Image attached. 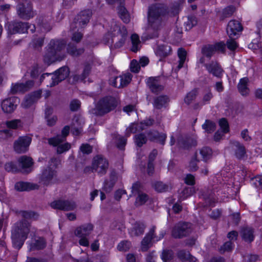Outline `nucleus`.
I'll return each instance as SVG.
<instances>
[{
  "label": "nucleus",
  "mask_w": 262,
  "mask_h": 262,
  "mask_svg": "<svg viewBox=\"0 0 262 262\" xmlns=\"http://www.w3.org/2000/svg\"><path fill=\"white\" fill-rule=\"evenodd\" d=\"M205 67L209 74L219 78L222 77L224 72L221 66L216 61L212 60L205 64Z\"/></svg>",
  "instance_id": "nucleus-16"
},
{
  "label": "nucleus",
  "mask_w": 262,
  "mask_h": 262,
  "mask_svg": "<svg viewBox=\"0 0 262 262\" xmlns=\"http://www.w3.org/2000/svg\"><path fill=\"white\" fill-rule=\"evenodd\" d=\"M92 15V12L90 9H86L81 11L75 18V23L82 27L86 25Z\"/></svg>",
  "instance_id": "nucleus-21"
},
{
  "label": "nucleus",
  "mask_w": 262,
  "mask_h": 262,
  "mask_svg": "<svg viewBox=\"0 0 262 262\" xmlns=\"http://www.w3.org/2000/svg\"><path fill=\"white\" fill-rule=\"evenodd\" d=\"M254 230L249 226H243L241 228L240 234L243 240L248 243H251L254 239Z\"/></svg>",
  "instance_id": "nucleus-23"
},
{
  "label": "nucleus",
  "mask_w": 262,
  "mask_h": 262,
  "mask_svg": "<svg viewBox=\"0 0 262 262\" xmlns=\"http://www.w3.org/2000/svg\"><path fill=\"white\" fill-rule=\"evenodd\" d=\"M70 71L68 67L64 66L56 71L54 73L50 74L52 82L49 83L50 87H53L64 80L69 75Z\"/></svg>",
  "instance_id": "nucleus-13"
},
{
  "label": "nucleus",
  "mask_w": 262,
  "mask_h": 262,
  "mask_svg": "<svg viewBox=\"0 0 262 262\" xmlns=\"http://www.w3.org/2000/svg\"><path fill=\"white\" fill-rule=\"evenodd\" d=\"M186 51L184 49L182 48L179 49L178 51V55L180 58L179 63L178 66L179 69H181L183 67V64L186 60Z\"/></svg>",
  "instance_id": "nucleus-46"
},
{
  "label": "nucleus",
  "mask_w": 262,
  "mask_h": 262,
  "mask_svg": "<svg viewBox=\"0 0 262 262\" xmlns=\"http://www.w3.org/2000/svg\"><path fill=\"white\" fill-rule=\"evenodd\" d=\"M38 184L29 182H18L15 184V189L19 191H30L38 189Z\"/></svg>",
  "instance_id": "nucleus-26"
},
{
  "label": "nucleus",
  "mask_w": 262,
  "mask_h": 262,
  "mask_svg": "<svg viewBox=\"0 0 262 262\" xmlns=\"http://www.w3.org/2000/svg\"><path fill=\"white\" fill-rule=\"evenodd\" d=\"M171 52V47L168 45L159 46L156 51L157 55L161 57L168 56Z\"/></svg>",
  "instance_id": "nucleus-35"
},
{
  "label": "nucleus",
  "mask_w": 262,
  "mask_h": 262,
  "mask_svg": "<svg viewBox=\"0 0 262 262\" xmlns=\"http://www.w3.org/2000/svg\"><path fill=\"white\" fill-rule=\"evenodd\" d=\"M196 95V91L195 90H192L188 93L184 99L185 102L187 104H190L192 101L195 99Z\"/></svg>",
  "instance_id": "nucleus-62"
},
{
  "label": "nucleus",
  "mask_w": 262,
  "mask_h": 262,
  "mask_svg": "<svg viewBox=\"0 0 262 262\" xmlns=\"http://www.w3.org/2000/svg\"><path fill=\"white\" fill-rule=\"evenodd\" d=\"M148 139L151 142H158L162 145L165 143L167 135L165 133L157 130H149L147 133Z\"/></svg>",
  "instance_id": "nucleus-22"
},
{
  "label": "nucleus",
  "mask_w": 262,
  "mask_h": 262,
  "mask_svg": "<svg viewBox=\"0 0 262 262\" xmlns=\"http://www.w3.org/2000/svg\"><path fill=\"white\" fill-rule=\"evenodd\" d=\"M132 78V75L130 73L117 76L111 81L112 84L114 87L120 89L127 85L130 82Z\"/></svg>",
  "instance_id": "nucleus-19"
},
{
  "label": "nucleus",
  "mask_w": 262,
  "mask_h": 262,
  "mask_svg": "<svg viewBox=\"0 0 262 262\" xmlns=\"http://www.w3.org/2000/svg\"><path fill=\"white\" fill-rule=\"evenodd\" d=\"M21 216L24 219V220H37L39 217V214L33 211H21L20 212Z\"/></svg>",
  "instance_id": "nucleus-38"
},
{
  "label": "nucleus",
  "mask_w": 262,
  "mask_h": 262,
  "mask_svg": "<svg viewBox=\"0 0 262 262\" xmlns=\"http://www.w3.org/2000/svg\"><path fill=\"white\" fill-rule=\"evenodd\" d=\"M216 51V48L213 45H205L203 46L202 48V53L203 55L209 58H210L214 54Z\"/></svg>",
  "instance_id": "nucleus-37"
},
{
  "label": "nucleus",
  "mask_w": 262,
  "mask_h": 262,
  "mask_svg": "<svg viewBox=\"0 0 262 262\" xmlns=\"http://www.w3.org/2000/svg\"><path fill=\"white\" fill-rule=\"evenodd\" d=\"M169 101V98L167 95H160L154 99L153 105L156 109H161L166 107Z\"/></svg>",
  "instance_id": "nucleus-30"
},
{
  "label": "nucleus",
  "mask_w": 262,
  "mask_h": 262,
  "mask_svg": "<svg viewBox=\"0 0 262 262\" xmlns=\"http://www.w3.org/2000/svg\"><path fill=\"white\" fill-rule=\"evenodd\" d=\"M117 180V176L116 171L113 170L110 175V180L104 182V187L106 191H110L114 186Z\"/></svg>",
  "instance_id": "nucleus-31"
},
{
  "label": "nucleus",
  "mask_w": 262,
  "mask_h": 262,
  "mask_svg": "<svg viewBox=\"0 0 262 262\" xmlns=\"http://www.w3.org/2000/svg\"><path fill=\"white\" fill-rule=\"evenodd\" d=\"M32 138L29 136L19 137L13 143L14 151L18 154L27 152L31 143Z\"/></svg>",
  "instance_id": "nucleus-12"
},
{
  "label": "nucleus",
  "mask_w": 262,
  "mask_h": 262,
  "mask_svg": "<svg viewBox=\"0 0 262 262\" xmlns=\"http://www.w3.org/2000/svg\"><path fill=\"white\" fill-rule=\"evenodd\" d=\"M56 146V151L58 154H61L69 150L71 148V145L69 143H65L64 144L59 143Z\"/></svg>",
  "instance_id": "nucleus-57"
},
{
  "label": "nucleus",
  "mask_w": 262,
  "mask_h": 262,
  "mask_svg": "<svg viewBox=\"0 0 262 262\" xmlns=\"http://www.w3.org/2000/svg\"><path fill=\"white\" fill-rule=\"evenodd\" d=\"M233 247V243L231 241H228L226 242L221 247L220 251L221 253H223L226 251H230L232 250Z\"/></svg>",
  "instance_id": "nucleus-59"
},
{
  "label": "nucleus",
  "mask_w": 262,
  "mask_h": 262,
  "mask_svg": "<svg viewBox=\"0 0 262 262\" xmlns=\"http://www.w3.org/2000/svg\"><path fill=\"white\" fill-rule=\"evenodd\" d=\"M145 129L143 122L139 123H132L126 129L125 136L129 137L132 133H136Z\"/></svg>",
  "instance_id": "nucleus-32"
},
{
  "label": "nucleus",
  "mask_w": 262,
  "mask_h": 262,
  "mask_svg": "<svg viewBox=\"0 0 262 262\" xmlns=\"http://www.w3.org/2000/svg\"><path fill=\"white\" fill-rule=\"evenodd\" d=\"M108 166L107 160L102 155H98L93 159L92 165V171L97 172L100 176L104 175L106 173Z\"/></svg>",
  "instance_id": "nucleus-7"
},
{
  "label": "nucleus",
  "mask_w": 262,
  "mask_h": 262,
  "mask_svg": "<svg viewBox=\"0 0 262 262\" xmlns=\"http://www.w3.org/2000/svg\"><path fill=\"white\" fill-rule=\"evenodd\" d=\"M152 186L155 190L159 192H165L168 190L169 188L168 185L164 184L160 181L154 183Z\"/></svg>",
  "instance_id": "nucleus-41"
},
{
  "label": "nucleus",
  "mask_w": 262,
  "mask_h": 262,
  "mask_svg": "<svg viewBox=\"0 0 262 262\" xmlns=\"http://www.w3.org/2000/svg\"><path fill=\"white\" fill-rule=\"evenodd\" d=\"M146 84L154 94H158L164 90V86L162 84L160 77H150L146 81Z\"/></svg>",
  "instance_id": "nucleus-15"
},
{
  "label": "nucleus",
  "mask_w": 262,
  "mask_h": 262,
  "mask_svg": "<svg viewBox=\"0 0 262 262\" xmlns=\"http://www.w3.org/2000/svg\"><path fill=\"white\" fill-rule=\"evenodd\" d=\"M213 95L210 88L206 90L204 93L203 97V103L204 104L208 103L210 100L213 98Z\"/></svg>",
  "instance_id": "nucleus-60"
},
{
  "label": "nucleus",
  "mask_w": 262,
  "mask_h": 262,
  "mask_svg": "<svg viewBox=\"0 0 262 262\" xmlns=\"http://www.w3.org/2000/svg\"><path fill=\"white\" fill-rule=\"evenodd\" d=\"M114 37L115 41L114 43V47L115 49L120 48L124 45L127 37V31L124 26L120 27L115 26L114 27Z\"/></svg>",
  "instance_id": "nucleus-9"
},
{
  "label": "nucleus",
  "mask_w": 262,
  "mask_h": 262,
  "mask_svg": "<svg viewBox=\"0 0 262 262\" xmlns=\"http://www.w3.org/2000/svg\"><path fill=\"white\" fill-rule=\"evenodd\" d=\"M198 20L195 16H190L188 17V20L185 23L186 30H190L193 27L196 25Z\"/></svg>",
  "instance_id": "nucleus-53"
},
{
  "label": "nucleus",
  "mask_w": 262,
  "mask_h": 262,
  "mask_svg": "<svg viewBox=\"0 0 262 262\" xmlns=\"http://www.w3.org/2000/svg\"><path fill=\"white\" fill-rule=\"evenodd\" d=\"M30 224L26 220L16 222L12 229L11 237L14 247L19 249L23 245L30 232Z\"/></svg>",
  "instance_id": "nucleus-3"
},
{
  "label": "nucleus",
  "mask_w": 262,
  "mask_h": 262,
  "mask_svg": "<svg viewBox=\"0 0 262 262\" xmlns=\"http://www.w3.org/2000/svg\"><path fill=\"white\" fill-rule=\"evenodd\" d=\"M50 206L54 209L66 211L74 210L77 207V205L74 201L68 200L54 201L51 203Z\"/></svg>",
  "instance_id": "nucleus-14"
},
{
  "label": "nucleus",
  "mask_w": 262,
  "mask_h": 262,
  "mask_svg": "<svg viewBox=\"0 0 262 262\" xmlns=\"http://www.w3.org/2000/svg\"><path fill=\"white\" fill-rule=\"evenodd\" d=\"M235 10V7L232 6H230L225 8L222 11L221 19H223L225 18L231 16Z\"/></svg>",
  "instance_id": "nucleus-47"
},
{
  "label": "nucleus",
  "mask_w": 262,
  "mask_h": 262,
  "mask_svg": "<svg viewBox=\"0 0 262 262\" xmlns=\"http://www.w3.org/2000/svg\"><path fill=\"white\" fill-rule=\"evenodd\" d=\"M183 3L184 0H178L173 3L171 11L173 15L178 14L179 13Z\"/></svg>",
  "instance_id": "nucleus-49"
},
{
  "label": "nucleus",
  "mask_w": 262,
  "mask_h": 262,
  "mask_svg": "<svg viewBox=\"0 0 262 262\" xmlns=\"http://www.w3.org/2000/svg\"><path fill=\"white\" fill-rule=\"evenodd\" d=\"M242 26L238 21L232 20L228 23L227 32L230 38H232L237 32L242 31Z\"/></svg>",
  "instance_id": "nucleus-24"
},
{
  "label": "nucleus",
  "mask_w": 262,
  "mask_h": 262,
  "mask_svg": "<svg viewBox=\"0 0 262 262\" xmlns=\"http://www.w3.org/2000/svg\"><path fill=\"white\" fill-rule=\"evenodd\" d=\"M248 81L247 78H243L240 80L238 84V91L243 96H246L249 94V90L247 87Z\"/></svg>",
  "instance_id": "nucleus-34"
},
{
  "label": "nucleus",
  "mask_w": 262,
  "mask_h": 262,
  "mask_svg": "<svg viewBox=\"0 0 262 262\" xmlns=\"http://www.w3.org/2000/svg\"><path fill=\"white\" fill-rule=\"evenodd\" d=\"M44 42V37L34 36L31 45L32 46L33 48L35 49H39L41 48Z\"/></svg>",
  "instance_id": "nucleus-45"
},
{
  "label": "nucleus",
  "mask_w": 262,
  "mask_h": 262,
  "mask_svg": "<svg viewBox=\"0 0 262 262\" xmlns=\"http://www.w3.org/2000/svg\"><path fill=\"white\" fill-rule=\"evenodd\" d=\"M8 29L11 34L28 33L29 29L31 33H34L35 30V26L34 25L29 24L28 23L13 21L9 25Z\"/></svg>",
  "instance_id": "nucleus-8"
},
{
  "label": "nucleus",
  "mask_w": 262,
  "mask_h": 262,
  "mask_svg": "<svg viewBox=\"0 0 262 262\" xmlns=\"http://www.w3.org/2000/svg\"><path fill=\"white\" fill-rule=\"evenodd\" d=\"M161 258L164 262H167L173 258V252L170 250H164L162 253Z\"/></svg>",
  "instance_id": "nucleus-55"
},
{
  "label": "nucleus",
  "mask_w": 262,
  "mask_h": 262,
  "mask_svg": "<svg viewBox=\"0 0 262 262\" xmlns=\"http://www.w3.org/2000/svg\"><path fill=\"white\" fill-rule=\"evenodd\" d=\"M146 225L142 222H136L133 228V232L135 236H139L143 234Z\"/></svg>",
  "instance_id": "nucleus-39"
},
{
  "label": "nucleus",
  "mask_w": 262,
  "mask_h": 262,
  "mask_svg": "<svg viewBox=\"0 0 262 262\" xmlns=\"http://www.w3.org/2000/svg\"><path fill=\"white\" fill-rule=\"evenodd\" d=\"M138 195L135 202L137 205H142L148 200V196L144 193L142 192Z\"/></svg>",
  "instance_id": "nucleus-54"
},
{
  "label": "nucleus",
  "mask_w": 262,
  "mask_h": 262,
  "mask_svg": "<svg viewBox=\"0 0 262 262\" xmlns=\"http://www.w3.org/2000/svg\"><path fill=\"white\" fill-rule=\"evenodd\" d=\"M132 46L131 51L136 53L141 48V41L139 39V36L137 34H133L130 37Z\"/></svg>",
  "instance_id": "nucleus-36"
},
{
  "label": "nucleus",
  "mask_w": 262,
  "mask_h": 262,
  "mask_svg": "<svg viewBox=\"0 0 262 262\" xmlns=\"http://www.w3.org/2000/svg\"><path fill=\"white\" fill-rule=\"evenodd\" d=\"M116 98L106 96L100 98L95 105L93 114L97 116H103L114 111L118 105Z\"/></svg>",
  "instance_id": "nucleus-4"
},
{
  "label": "nucleus",
  "mask_w": 262,
  "mask_h": 262,
  "mask_svg": "<svg viewBox=\"0 0 262 262\" xmlns=\"http://www.w3.org/2000/svg\"><path fill=\"white\" fill-rule=\"evenodd\" d=\"M19 167L23 172L29 173L32 170L31 167L33 164V159L27 156H23L18 159Z\"/></svg>",
  "instance_id": "nucleus-20"
},
{
  "label": "nucleus",
  "mask_w": 262,
  "mask_h": 262,
  "mask_svg": "<svg viewBox=\"0 0 262 262\" xmlns=\"http://www.w3.org/2000/svg\"><path fill=\"white\" fill-rule=\"evenodd\" d=\"M191 231V224L180 222L173 227L171 235L175 238H181L190 234Z\"/></svg>",
  "instance_id": "nucleus-10"
},
{
  "label": "nucleus",
  "mask_w": 262,
  "mask_h": 262,
  "mask_svg": "<svg viewBox=\"0 0 262 262\" xmlns=\"http://www.w3.org/2000/svg\"><path fill=\"white\" fill-rule=\"evenodd\" d=\"M46 246V242L43 238H39L35 240L31 245V248L32 250H40L43 249Z\"/></svg>",
  "instance_id": "nucleus-44"
},
{
  "label": "nucleus",
  "mask_w": 262,
  "mask_h": 262,
  "mask_svg": "<svg viewBox=\"0 0 262 262\" xmlns=\"http://www.w3.org/2000/svg\"><path fill=\"white\" fill-rule=\"evenodd\" d=\"M6 125L9 128L17 129L21 126V121L19 119H14L6 122Z\"/></svg>",
  "instance_id": "nucleus-50"
},
{
  "label": "nucleus",
  "mask_w": 262,
  "mask_h": 262,
  "mask_svg": "<svg viewBox=\"0 0 262 262\" xmlns=\"http://www.w3.org/2000/svg\"><path fill=\"white\" fill-rule=\"evenodd\" d=\"M156 226H153L150 229L149 232L146 234L141 242V250L143 252L147 251L152 245V240L158 242L163 238L165 232L162 231L159 235L155 234Z\"/></svg>",
  "instance_id": "nucleus-5"
},
{
  "label": "nucleus",
  "mask_w": 262,
  "mask_h": 262,
  "mask_svg": "<svg viewBox=\"0 0 262 262\" xmlns=\"http://www.w3.org/2000/svg\"><path fill=\"white\" fill-rule=\"evenodd\" d=\"M93 229V225L92 224H84L78 227L75 231V234L77 237H86L90 234Z\"/></svg>",
  "instance_id": "nucleus-28"
},
{
  "label": "nucleus",
  "mask_w": 262,
  "mask_h": 262,
  "mask_svg": "<svg viewBox=\"0 0 262 262\" xmlns=\"http://www.w3.org/2000/svg\"><path fill=\"white\" fill-rule=\"evenodd\" d=\"M70 127L69 125L65 126L61 130V135H57L55 137L48 139V143L50 145L57 146L66 140V137L70 132Z\"/></svg>",
  "instance_id": "nucleus-18"
},
{
  "label": "nucleus",
  "mask_w": 262,
  "mask_h": 262,
  "mask_svg": "<svg viewBox=\"0 0 262 262\" xmlns=\"http://www.w3.org/2000/svg\"><path fill=\"white\" fill-rule=\"evenodd\" d=\"M40 73V68L37 64L33 66L30 69V76L33 79L36 78Z\"/></svg>",
  "instance_id": "nucleus-63"
},
{
  "label": "nucleus",
  "mask_w": 262,
  "mask_h": 262,
  "mask_svg": "<svg viewBox=\"0 0 262 262\" xmlns=\"http://www.w3.org/2000/svg\"><path fill=\"white\" fill-rule=\"evenodd\" d=\"M131 247V243L128 241H124L120 242L118 246V249L120 251H126L129 249Z\"/></svg>",
  "instance_id": "nucleus-58"
},
{
  "label": "nucleus",
  "mask_w": 262,
  "mask_h": 262,
  "mask_svg": "<svg viewBox=\"0 0 262 262\" xmlns=\"http://www.w3.org/2000/svg\"><path fill=\"white\" fill-rule=\"evenodd\" d=\"M67 42L63 39H51L49 43L46 52L43 56V61L48 65L56 61H61L66 57L63 52Z\"/></svg>",
  "instance_id": "nucleus-2"
},
{
  "label": "nucleus",
  "mask_w": 262,
  "mask_h": 262,
  "mask_svg": "<svg viewBox=\"0 0 262 262\" xmlns=\"http://www.w3.org/2000/svg\"><path fill=\"white\" fill-rule=\"evenodd\" d=\"M167 13V7L163 4H156L149 6L147 12L148 25L142 36L144 39H153L159 36V32L164 25V17Z\"/></svg>",
  "instance_id": "nucleus-1"
},
{
  "label": "nucleus",
  "mask_w": 262,
  "mask_h": 262,
  "mask_svg": "<svg viewBox=\"0 0 262 262\" xmlns=\"http://www.w3.org/2000/svg\"><path fill=\"white\" fill-rule=\"evenodd\" d=\"M200 153L202 157L203 160L206 162L211 157L212 151L209 147H204L200 150Z\"/></svg>",
  "instance_id": "nucleus-42"
},
{
  "label": "nucleus",
  "mask_w": 262,
  "mask_h": 262,
  "mask_svg": "<svg viewBox=\"0 0 262 262\" xmlns=\"http://www.w3.org/2000/svg\"><path fill=\"white\" fill-rule=\"evenodd\" d=\"M118 13L124 23L127 24L130 21V17L128 12L121 4L118 7Z\"/></svg>",
  "instance_id": "nucleus-33"
},
{
  "label": "nucleus",
  "mask_w": 262,
  "mask_h": 262,
  "mask_svg": "<svg viewBox=\"0 0 262 262\" xmlns=\"http://www.w3.org/2000/svg\"><path fill=\"white\" fill-rule=\"evenodd\" d=\"M134 141L136 145L141 147L147 142V138L145 134L140 133L135 136Z\"/></svg>",
  "instance_id": "nucleus-40"
},
{
  "label": "nucleus",
  "mask_w": 262,
  "mask_h": 262,
  "mask_svg": "<svg viewBox=\"0 0 262 262\" xmlns=\"http://www.w3.org/2000/svg\"><path fill=\"white\" fill-rule=\"evenodd\" d=\"M232 144L234 147V155L238 160L244 158L246 155V150L244 145L238 141H233Z\"/></svg>",
  "instance_id": "nucleus-27"
},
{
  "label": "nucleus",
  "mask_w": 262,
  "mask_h": 262,
  "mask_svg": "<svg viewBox=\"0 0 262 262\" xmlns=\"http://www.w3.org/2000/svg\"><path fill=\"white\" fill-rule=\"evenodd\" d=\"M17 102L18 98L17 97H12L6 98L2 102V108L5 113L11 114L16 109Z\"/></svg>",
  "instance_id": "nucleus-17"
},
{
  "label": "nucleus",
  "mask_w": 262,
  "mask_h": 262,
  "mask_svg": "<svg viewBox=\"0 0 262 262\" xmlns=\"http://www.w3.org/2000/svg\"><path fill=\"white\" fill-rule=\"evenodd\" d=\"M26 91V89L25 88V85L23 83L13 84L11 89V93L13 94Z\"/></svg>",
  "instance_id": "nucleus-48"
},
{
  "label": "nucleus",
  "mask_w": 262,
  "mask_h": 262,
  "mask_svg": "<svg viewBox=\"0 0 262 262\" xmlns=\"http://www.w3.org/2000/svg\"><path fill=\"white\" fill-rule=\"evenodd\" d=\"M5 168L6 171L13 173L18 172L20 171V168L16 163L9 162L5 165Z\"/></svg>",
  "instance_id": "nucleus-43"
},
{
  "label": "nucleus",
  "mask_w": 262,
  "mask_h": 262,
  "mask_svg": "<svg viewBox=\"0 0 262 262\" xmlns=\"http://www.w3.org/2000/svg\"><path fill=\"white\" fill-rule=\"evenodd\" d=\"M178 144L180 147L188 149L192 146H195L197 142L193 138L180 137L178 139Z\"/></svg>",
  "instance_id": "nucleus-25"
},
{
  "label": "nucleus",
  "mask_w": 262,
  "mask_h": 262,
  "mask_svg": "<svg viewBox=\"0 0 262 262\" xmlns=\"http://www.w3.org/2000/svg\"><path fill=\"white\" fill-rule=\"evenodd\" d=\"M251 182L256 187L262 189V176H257L252 178Z\"/></svg>",
  "instance_id": "nucleus-64"
},
{
  "label": "nucleus",
  "mask_w": 262,
  "mask_h": 262,
  "mask_svg": "<svg viewBox=\"0 0 262 262\" xmlns=\"http://www.w3.org/2000/svg\"><path fill=\"white\" fill-rule=\"evenodd\" d=\"M194 192V190L191 187H186L182 191L180 194V199L184 200L187 197L191 195Z\"/></svg>",
  "instance_id": "nucleus-56"
},
{
  "label": "nucleus",
  "mask_w": 262,
  "mask_h": 262,
  "mask_svg": "<svg viewBox=\"0 0 262 262\" xmlns=\"http://www.w3.org/2000/svg\"><path fill=\"white\" fill-rule=\"evenodd\" d=\"M17 13L20 18L29 19L34 16L31 3L27 1L18 4L17 6Z\"/></svg>",
  "instance_id": "nucleus-11"
},
{
  "label": "nucleus",
  "mask_w": 262,
  "mask_h": 262,
  "mask_svg": "<svg viewBox=\"0 0 262 262\" xmlns=\"http://www.w3.org/2000/svg\"><path fill=\"white\" fill-rule=\"evenodd\" d=\"M57 172L50 166L44 168L39 174V183L44 186H49L57 180Z\"/></svg>",
  "instance_id": "nucleus-6"
},
{
  "label": "nucleus",
  "mask_w": 262,
  "mask_h": 262,
  "mask_svg": "<svg viewBox=\"0 0 262 262\" xmlns=\"http://www.w3.org/2000/svg\"><path fill=\"white\" fill-rule=\"evenodd\" d=\"M199 161L197 159L196 156L195 155L189 162V169L191 171H196L198 169V162Z\"/></svg>",
  "instance_id": "nucleus-61"
},
{
  "label": "nucleus",
  "mask_w": 262,
  "mask_h": 262,
  "mask_svg": "<svg viewBox=\"0 0 262 262\" xmlns=\"http://www.w3.org/2000/svg\"><path fill=\"white\" fill-rule=\"evenodd\" d=\"M84 50L82 48H77V43L74 42H69L67 46V52L73 57H77L84 53Z\"/></svg>",
  "instance_id": "nucleus-29"
},
{
  "label": "nucleus",
  "mask_w": 262,
  "mask_h": 262,
  "mask_svg": "<svg viewBox=\"0 0 262 262\" xmlns=\"http://www.w3.org/2000/svg\"><path fill=\"white\" fill-rule=\"evenodd\" d=\"M202 127L208 133L213 132L215 128V124L212 121L206 120L205 123L202 125Z\"/></svg>",
  "instance_id": "nucleus-52"
},
{
  "label": "nucleus",
  "mask_w": 262,
  "mask_h": 262,
  "mask_svg": "<svg viewBox=\"0 0 262 262\" xmlns=\"http://www.w3.org/2000/svg\"><path fill=\"white\" fill-rule=\"evenodd\" d=\"M102 41L105 45L112 46L115 41V38L114 37V31L112 33H106L104 36Z\"/></svg>",
  "instance_id": "nucleus-51"
}]
</instances>
